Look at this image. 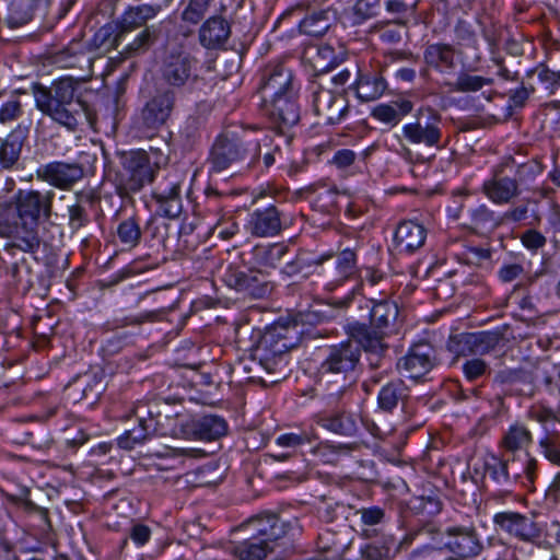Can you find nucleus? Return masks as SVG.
<instances>
[{
    "label": "nucleus",
    "mask_w": 560,
    "mask_h": 560,
    "mask_svg": "<svg viewBox=\"0 0 560 560\" xmlns=\"http://www.w3.org/2000/svg\"><path fill=\"white\" fill-rule=\"evenodd\" d=\"M440 359L438 350L428 341H419L408 349L407 353L397 361V370L407 378L419 381L430 373Z\"/></svg>",
    "instance_id": "18"
},
{
    "label": "nucleus",
    "mask_w": 560,
    "mask_h": 560,
    "mask_svg": "<svg viewBox=\"0 0 560 560\" xmlns=\"http://www.w3.org/2000/svg\"><path fill=\"white\" fill-rule=\"evenodd\" d=\"M412 110L413 103L409 98L398 97L388 103L377 104L373 107L371 117L388 127H395Z\"/></svg>",
    "instance_id": "41"
},
{
    "label": "nucleus",
    "mask_w": 560,
    "mask_h": 560,
    "mask_svg": "<svg viewBox=\"0 0 560 560\" xmlns=\"http://www.w3.org/2000/svg\"><path fill=\"white\" fill-rule=\"evenodd\" d=\"M482 550V540L472 524L451 525L445 528L440 546L424 545L415 549L412 557L417 560H439L438 557L446 552L448 560H468L479 556Z\"/></svg>",
    "instance_id": "5"
},
{
    "label": "nucleus",
    "mask_w": 560,
    "mask_h": 560,
    "mask_svg": "<svg viewBox=\"0 0 560 560\" xmlns=\"http://www.w3.org/2000/svg\"><path fill=\"white\" fill-rule=\"evenodd\" d=\"M493 82L492 78L460 71L457 74L456 80H439L438 84L441 89H447L450 92L470 93L478 92L486 85H492Z\"/></svg>",
    "instance_id": "46"
},
{
    "label": "nucleus",
    "mask_w": 560,
    "mask_h": 560,
    "mask_svg": "<svg viewBox=\"0 0 560 560\" xmlns=\"http://www.w3.org/2000/svg\"><path fill=\"white\" fill-rule=\"evenodd\" d=\"M317 439L318 435L313 428L282 433L276 438L275 444L285 451L273 453L271 457L277 462H285L294 457L299 450H302L306 445L314 444Z\"/></svg>",
    "instance_id": "34"
},
{
    "label": "nucleus",
    "mask_w": 560,
    "mask_h": 560,
    "mask_svg": "<svg viewBox=\"0 0 560 560\" xmlns=\"http://www.w3.org/2000/svg\"><path fill=\"white\" fill-rule=\"evenodd\" d=\"M475 336V354L482 357L493 352L503 341V332L499 330H481L474 332Z\"/></svg>",
    "instance_id": "63"
},
{
    "label": "nucleus",
    "mask_w": 560,
    "mask_h": 560,
    "mask_svg": "<svg viewBox=\"0 0 560 560\" xmlns=\"http://www.w3.org/2000/svg\"><path fill=\"white\" fill-rule=\"evenodd\" d=\"M179 95L158 84L153 93L143 103L139 121L147 130L158 131L172 118L178 102Z\"/></svg>",
    "instance_id": "15"
},
{
    "label": "nucleus",
    "mask_w": 560,
    "mask_h": 560,
    "mask_svg": "<svg viewBox=\"0 0 560 560\" xmlns=\"http://www.w3.org/2000/svg\"><path fill=\"white\" fill-rule=\"evenodd\" d=\"M427 238L425 228L412 220L402 221L398 224L394 240L400 252L412 254L424 245Z\"/></svg>",
    "instance_id": "39"
},
{
    "label": "nucleus",
    "mask_w": 560,
    "mask_h": 560,
    "mask_svg": "<svg viewBox=\"0 0 560 560\" xmlns=\"http://www.w3.org/2000/svg\"><path fill=\"white\" fill-rule=\"evenodd\" d=\"M248 153L247 143L240 135L233 131H222L214 138L208 153L209 173H221L243 163Z\"/></svg>",
    "instance_id": "12"
},
{
    "label": "nucleus",
    "mask_w": 560,
    "mask_h": 560,
    "mask_svg": "<svg viewBox=\"0 0 560 560\" xmlns=\"http://www.w3.org/2000/svg\"><path fill=\"white\" fill-rule=\"evenodd\" d=\"M253 537L275 547V542L287 535L290 525L276 513L266 512L252 518L248 524Z\"/></svg>",
    "instance_id": "33"
},
{
    "label": "nucleus",
    "mask_w": 560,
    "mask_h": 560,
    "mask_svg": "<svg viewBox=\"0 0 560 560\" xmlns=\"http://www.w3.org/2000/svg\"><path fill=\"white\" fill-rule=\"evenodd\" d=\"M520 457L513 455L511 458H503L497 454H489L480 462L474 464V472L479 477L480 482L485 483L488 477L492 483L499 487H509L512 485L513 475L510 474L509 465L514 464Z\"/></svg>",
    "instance_id": "26"
},
{
    "label": "nucleus",
    "mask_w": 560,
    "mask_h": 560,
    "mask_svg": "<svg viewBox=\"0 0 560 560\" xmlns=\"http://www.w3.org/2000/svg\"><path fill=\"white\" fill-rule=\"evenodd\" d=\"M359 516V536L363 539H374L382 535H388L385 528L390 523V515L386 509L380 505L361 506L355 510Z\"/></svg>",
    "instance_id": "31"
},
{
    "label": "nucleus",
    "mask_w": 560,
    "mask_h": 560,
    "mask_svg": "<svg viewBox=\"0 0 560 560\" xmlns=\"http://www.w3.org/2000/svg\"><path fill=\"white\" fill-rule=\"evenodd\" d=\"M285 228L284 213L275 205L254 209L246 224L247 231L253 236L272 237L281 233Z\"/></svg>",
    "instance_id": "21"
},
{
    "label": "nucleus",
    "mask_w": 560,
    "mask_h": 560,
    "mask_svg": "<svg viewBox=\"0 0 560 560\" xmlns=\"http://www.w3.org/2000/svg\"><path fill=\"white\" fill-rule=\"evenodd\" d=\"M317 440H319V438ZM307 446L310 447L311 452L324 463H332L337 460L339 456L350 454L354 450L353 444H332L328 441H316L314 444Z\"/></svg>",
    "instance_id": "56"
},
{
    "label": "nucleus",
    "mask_w": 560,
    "mask_h": 560,
    "mask_svg": "<svg viewBox=\"0 0 560 560\" xmlns=\"http://www.w3.org/2000/svg\"><path fill=\"white\" fill-rule=\"evenodd\" d=\"M412 535L408 534L402 539L395 535H382L364 544L360 548L362 560H394L397 555L411 544Z\"/></svg>",
    "instance_id": "29"
},
{
    "label": "nucleus",
    "mask_w": 560,
    "mask_h": 560,
    "mask_svg": "<svg viewBox=\"0 0 560 560\" xmlns=\"http://www.w3.org/2000/svg\"><path fill=\"white\" fill-rule=\"evenodd\" d=\"M401 136L412 145L442 149V114L432 106H420L413 115V121L407 122L401 127Z\"/></svg>",
    "instance_id": "7"
},
{
    "label": "nucleus",
    "mask_w": 560,
    "mask_h": 560,
    "mask_svg": "<svg viewBox=\"0 0 560 560\" xmlns=\"http://www.w3.org/2000/svg\"><path fill=\"white\" fill-rule=\"evenodd\" d=\"M124 36L125 33H120L118 20H116L115 22L103 25L94 33L91 39V46L94 49H103L104 51L117 49Z\"/></svg>",
    "instance_id": "52"
},
{
    "label": "nucleus",
    "mask_w": 560,
    "mask_h": 560,
    "mask_svg": "<svg viewBox=\"0 0 560 560\" xmlns=\"http://www.w3.org/2000/svg\"><path fill=\"white\" fill-rule=\"evenodd\" d=\"M97 94L91 89L79 90L72 84V132L91 130L96 124L94 102Z\"/></svg>",
    "instance_id": "27"
},
{
    "label": "nucleus",
    "mask_w": 560,
    "mask_h": 560,
    "mask_svg": "<svg viewBox=\"0 0 560 560\" xmlns=\"http://www.w3.org/2000/svg\"><path fill=\"white\" fill-rule=\"evenodd\" d=\"M206 124L207 115L199 107L186 117L178 131V137L185 148L192 149L200 141Z\"/></svg>",
    "instance_id": "48"
},
{
    "label": "nucleus",
    "mask_w": 560,
    "mask_h": 560,
    "mask_svg": "<svg viewBox=\"0 0 560 560\" xmlns=\"http://www.w3.org/2000/svg\"><path fill=\"white\" fill-rule=\"evenodd\" d=\"M33 19V0H10L5 23L10 28H18Z\"/></svg>",
    "instance_id": "54"
},
{
    "label": "nucleus",
    "mask_w": 560,
    "mask_h": 560,
    "mask_svg": "<svg viewBox=\"0 0 560 560\" xmlns=\"http://www.w3.org/2000/svg\"><path fill=\"white\" fill-rule=\"evenodd\" d=\"M354 342H357L360 350H363L368 355L369 376L362 382L361 388L364 394L371 395L374 388L386 381L392 373L385 358L388 345L384 342V339H380V347L369 349L361 340H354Z\"/></svg>",
    "instance_id": "23"
},
{
    "label": "nucleus",
    "mask_w": 560,
    "mask_h": 560,
    "mask_svg": "<svg viewBox=\"0 0 560 560\" xmlns=\"http://www.w3.org/2000/svg\"><path fill=\"white\" fill-rule=\"evenodd\" d=\"M380 386L376 396L377 410L388 415H393L398 409L407 411L411 400V389L402 378H387Z\"/></svg>",
    "instance_id": "22"
},
{
    "label": "nucleus",
    "mask_w": 560,
    "mask_h": 560,
    "mask_svg": "<svg viewBox=\"0 0 560 560\" xmlns=\"http://www.w3.org/2000/svg\"><path fill=\"white\" fill-rule=\"evenodd\" d=\"M94 175V172H85V168L72 164V191L75 195V203L72 205V228L83 226L90 222L89 211L92 210L98 200L95 187H84L77 190L74 186L79 179L88 178Z\"/></svg>",
    "instance_id": "25"
},
{
    "label": "nucleus",
    "mask_w": 560,
    "mask_h": 560,
    "mask_svg": "<svg viewBox=\"0 0 560 560\" xmlns=\"http://www.w3.org/2000/svg\"><path fill=\"white\" fill-rule=\"evenodd\" d=\"M311 60L316 75L332 70L341 62V59L336 56L335 49L329 45L318 46Z\"/></svg>",
    "instance_id": "61"
},
{
    "label": "nucleus",
    "mask_w": 560,
    "mask_h": 560,
    "mask_svg": "<svg viewBox=\"0 0 560 560\" xmlns=\"http://www.w3.org/2000/svg\"><path fill=\"white\" fill-rule=\"evenodd\" d=\"M312 104L316 116L322 117L324 125L334 126L342 122L349 114V102L340 93L324 88L314 81L311 84Z\"/></svg>",
    "instance_id": "17"
},
{
    "label": "nucleus",
    "mask_w": 560,
    "mask_h": 560,
    "mask_svg": "<svg viewBox=\"0 0 560 560\" xmlns=\"http://www.w3.org/2000/svg\"><path fill=\"white\" fill-rule=\"evenodd\" d=\"M248 347L249 362L275 376L272 383L287 377L291 350L301 341L299 324L292 319L279 318L265 329H253Z\"/></svg>",
    "instance_id": "2"
},
{
    "label": "nucleus",
    "mask_w": 560,
    "mask_h": 560,
    "mask_svg": "<svg viewBox=\"0 0 560 560\" xmlns=\"http://www.w3.org/2000/svg\"><path fill=\"white\" fill-rule=\"evenodd\" d=\"M223 281L229 288L250 299H265L273 289L266 271L233 264L224 270Z\"/></svg>",
    "instance_id": "13"
},
{
    "label": "nucleus",
    "mask_w": 560,
    "mask_h": 560,
    "mask_svg": "<svg viewBox=\"0 0 560 560\" xmlns=\"http://www.w3.org/2000/svg\"><path fill=\"white\" fill-rule=\"evenodd\" d=\"M228 430L226 420L218 415H205L183 424V432L187 438L207 442L219 440Z\"/></svg>",
    "instance_id": "30"
},
{
    "label": "nucleus",
    "mask_w": 560,
    "mask_h": 560,
    "mask_svg": "<svg viewBox=\"0 0 560 560\" xmlns=\"http://www.w3.org/2000/svg\"><path fill=\"white\" fill-rule=\"evenodd\" d=\"M508 168L511 171L514 168L513 179L517 188H527L542 173L544 165L536 159H530L523 163H516L514 160V164H511Z\"/></svg>",
    "instance_id": "55"
},
{
    "label": "nucleus",
    "mask_w": 560,
    "mask_h": 560,
    "mask_svg": "<svg viewBox=\"0 0 560 560\" xmlns=\"http://www.w3.org/2000/svg\"><path fill=\"white\" fill-rule=\"evenodd\" d=\"M464 377L469 383H478L491 375L492 370L481 358L467 359L462 365Z\"/></svg>",
    "instance_id": "64"
},
{
    "label": "nucleus",
    "mask_w": 560,
    "mask_h": 560,
    "mask_svg": "<svg viewBox=\"0 0 560 560\" xmlns=\"http://www.w3.org/2000/svg\"><path fill=\"white\" fill-rule=\"evenodd\" d=\"M354 303L359 308L362 319L348 323L347 332L353 340H361L369 349L380 347V339H385L396 330V322L399 315L398 305L390 299H366L364 295L346 298L343 305Z\"/></svg>",
    "instance_id": "3"
},
{
    "label": "nucleus",
    "mask_w": 560,
    "mask_h": 560,
    "mask_svg": "<svg viewBox=\"0 0 560 560\" xmlns=\"http://www.w3.org/2000/svg\"><path fill=\"white\" fill-rule=\"evenodd\" d=\"M170 2L171 0H163L162 2H142L128 5L117 19L120 33L127 34L140 27H145L149 21L155 19L170 5Z\"/></svg>",
    "instance_id": "28"
},
{
    "label": "nucleus",
    "mask_w": 560,
    "mask_h": 560,
    "mask_svg": "<svg viewBox=\"0 0 560 560\" xmlns=\"http://www.w3.org/2000/svg\"><path fill=\"white\" fill-rule=\"evenodd\" d=\"M272 551L273 546H269L253 536L240 541L232 548L233 556L238 560H267L268 555Z\"/></svg>",
    "instance_id": "50"
},
{
    "label": "nucleus",
    "mask_w": 560,
    "mask_h": 560,
    "mask_svg": "<svg viewBox=\"0 0 560 560\" xmlns=\"http://www.w3.org/2000/svg\"><path fill=\"white\" fill-rule=\"evenodd\" d=\"M55 197L54 192L18 191L14 207L0 215V235L10 240L4 245L5 255L13 258L16 248L33 253L39 247L38 222L42 217L50 215Z\"/></svg>",
    "instance_id": "1"
},
{
    "label": "nucleus",
    "mask_w": 560,
    "mask_h": 560,
    "mask_svg": "<svg viewBox=\"0 0 560 560\" xmlns=\"http://www.w3.org/2000/svg\"><path fill=\"white\" fill-rule=\"evenodd\" d=\"M231 35L229 22L220 15L207 19L198 32L199 43L207 49L222 48Z\"/></svg>",
    "instance_id": "36"
},
{
    "label": "nucleus",
    "mask_w": 560,
    "mask_h": 560,
    "mask_svg": "<svg viewBox=\"0 0 560 560\" xmlns=\"http://www.w3.org/2000/svg\"><path fill=\"white\" fill-rule=\"evenodd\" d=\"M301 84L294 71L283 62H270L259 73L257 91L262 103L300 96Z\"/></svg>",
    "instance_id": "9"
},
{
    "label": "nucleus",
    "mask_w": 560,
    "mask_h": 560,
    "mask_svg": "<svg viewBox=\"0 0 560 560\" xmlns=\"http://www.w3.org/2000/svg\"><path fill=\"white\" fill-rule=\"evenodd\" d=\"M464 226L478 236H489L501 226L500 217L482 203L468 210V219Z\"/></svg>",
    "instance_id": "40"
},
{
    "label": "nucleus",
    "mask_w": 560,
    "mask_h": 560,
    "mask_svg": "<svg viewBox=\"0 0 560 560\" xmlns=\"http://www.w3.org/2000/svg\"><path fill=\"white\" fill-rule=\"evenodd\" d=\"M492 383L493 385L499 386L506 392L517 396H532L534 393L533 373L522 366L515 369L506 368L497 371L492 378Z\"/></svg>",
    "instance_id": "32"
},
{
    "label": "nucleus",
    "mask_w": 560,
    "mask_h": 560,
    "mask_svg": "<svg viewBox=\"0 0 560 560\" xmlns=\"http://www.w3.org/2000/svg\"><path fill=\"white\" fill-rule=\"evenodd\" d=\"M492 523L497 533H503L522 542L533 544L541 536V529L534 517L516 511L498 512L493 515Z\"/></svg>",
    "instance_id": "19"
},
{
    "label": "nucleus",
    "mask_w": 560,
    "mask_h": 560,
    "mask_svg": "<svg viewBox=\"0 0 560 560\" xmlns=\"http://www.w3.org/2000/svg\"><path fill=\"white\" fill-rule=\"evenodd\" d=\"M137 425L126 430L117 438V445L126 451L142 445L151 436L161 432L163 427L162 413L156 404H141L135 408Z\"/></svg>",
    "instance_id": "14"
},
{
    "label": "nucleus",
    "mask_w": 560,
    "mask_h": 560,
    "mask_svg": "<svg viewBox=\"0 0 560 560\" xmlns=\"http://www.w3.org/2000/svg\"><path fill=\"white\" fill-rule=\"evenodd\" d=\"M539 476L538 459L529 452L524 453L522 467L513 472V480L520 482L529 491L535 490V482Z\"/></svg>",
    "instance_id": "57"
},
{
    "label": "nucleus",
    "mask_w": 560,
    "mask_h": 560,
    "mask_svg": "<svg viewBox=\"0 0 560 560\" xmlns=\"http://www.w3.org/2000/svg\"><path fill=\"white\" fill-rule=\"evenodd\" d=\"M533 441L532 431L524 423L515 422L503 434L500 446L513 456L518 451H526Z\"/></svg>",
    "instance_id": "47"
},
{
    "label": "nucleus",
    "mask_w": 560,
    "mask_h": 560,
    "mask_svg": "<svg viewBox=\"0 0 560 560\" xmlns=\"http://www.w3.org/2000/svg\"><path fill=\"white\" fill-rule=\"evenodd\" d=\"M316 545L320 552L334 556L342 555L348 547L345 537L330 529H324L318 534Z\"/></svg>",
    "instance_id": "62"
},
{
    "label": "nucleus",
    "mask_w": 560,
    "mask_h": 560,
    "mask_svg": "<svg viewBox=\"0 0 560 560\" xmlns=\"http://www.w3.org/2000/svg\"><path fill=\"white\" fill-rule=\"evenodd\" d=\"M480 479L474 470L469 475L463 474L460 481L455 486L456 500L469 509H477L479 502Z\"/></svg>",
    "instance_id": "51"
},
{
    "label": "nucleus",
    "mask_w": 560,
    "mask_h": 560,
    "mask_svg": "<svg viewBox=\"0 0 560 560\" xmlns=\"http://www.w3.org/2000/svg\"><path fill=\"white\" fill-rule=\"evenodd\" d=\"M351 86L359 100L371 102L380 98L385 93L387 82L382 72L376 69H359Z\"/></svg>",
    "instance_id": "35"
},
{
    "label": "nucleus",
    "mask_w": 560,
    "mask_h": 560,
    "mask_svg": "<svg viewBox=\"0 0 560 560\" xmlns=\"http://www.w3.org/2000/svg\"><path fill=\"white\" fill-rule=\"evenodd\" d=\"M158 173L145 151H130L121 156V170L116 174L114 185L122 203H133L132 194L151 184Z\"/></svg>",
    "instance_id": "6"
},
{
    "label": "nucleus",
    "mask_w": 560,
    "mask_h": 560,
    "mask_svg": "<svg viewBox=\"0 0 560 560\" xmlns=\"http://www.w3.org/2000/svg\"><path fill=\"white\" fill-rule=\"evenodd\" d=\"M33 90L37 108L54 121L70 128V77L55 80L50 88L35 84Z\"/></svg>",
    "instance_id": "10"
},
{
    "label": "nucleus",
    "mask_w": 560,
    "mask_h": 560,
    "mask_svg": "<svg viewBox=\"0 0 560 560\" xmlns=\"http://www.w3.org/2000/svg\"><path fill=\"white\" fill-rule=\"evenodd\" d=\"M380 9V0H358L345 11V19L350 26H360L377 16Z\"/></svg>",
    "instance_id": "53"
},
{
    "label": "nucleus",
    "mask_w": 560,
    "mask_h": 560,
    "mask_svg": "<svg viewBox=\"0 0 560 560\" xmlns=\"http://www.w3.org/2000/svg\"><path fill=\"white\" fill-rule=\"evenodd\" d=\"M116 233L119 242L122 245H126L130 248L136 247L140 243L142 235V230L140 228L138 217L131 215L120 221Z\"/></svg>",
    "instance_id": "59"
},
{
    "label": "nucleus",
    "mask_w": 560,
    "mask_h": 560,
    "mask_svg": "<svg viewBox=\"0 0 560 560\" xmlns=\"http://www.w3.org/2000/svg\"><path fill=\"white\" fill-rule=\"evenodd\" d=\"M265 115L270 127L279 135L285 138V143L290 144L294 137V129L300 125L302 106L300 96L279 98L277 101L265 102Z\"/></svg>",
    "instance_id": "16"
},
{
    "label": "nucleus",
    "mask_w": 560,
    "mask_h": 560,
    "mask_svg": "<svg viewBox=\"0 0 560 560\" xmlns=\"http://www.w3.org/2000/svg\"><path fill=\"white\" fill-rule=\"evenodd\" d=\"M359 271L355 250L345 248L336 256L334 275L328 285L331 289L341 285L346 281L355 278Z\"/></svg>",
    "instance_id": "44"
},
{
    "label": "nucleus",
    "mask_w": 560,
    "mask_h": 560,
    "mask_svg": "<svg viewBox=\"0 0 560 560\" xmlns=\"http://www.w3.org/2000/svg\"><path fill=\"white\" fill-rule=\"evenodd\" d=\"M27 136L28 128L19 125L4 139H0V167L2 170H12L18 165Z\"/></svg>",
    "instance_id": "37"
},
{
    "label": "nucleus",
    "mask_w": 560,
    "mask_h": 560,
    "mask_svg": "<svg viewBox=\"0 0 560 560\" xmlns=\"http://www.w3.org/2000/svg\"><path fill=\"white\" fill-rule=\"evenodd\" d=\"M151 196L155 211L147 221L144 233L165 246L171 224L164 219H176L183 211L182 180L177 175L170 174L159 182Z\"/></svg>",
    "instance_id": "4"
},
{
    "label": "nucleus",
    "mask_w": 560,
    "mask_h": 560,
    "mask_svg": "<svg viewBox=\"0 0 560 560\" xmlns=\"http://www.w3.org/2000/svg\"><path fill=\"white\" fill-rule=\"evenodd\" d=\"M214 0H186L180 12L182 22L198 25L206 18Z\"/></svg>",
    "instance_id": "60"
},
{
    "label": "nucleus",
    "mask_w": 560,
    "mask_h": 560,
    "mask_svg": "<svg viewBox=\"0 0 560 560\" xmlns=\"http://www.w3.org/2000/svg\"><path fill=\"white\" fill-rule=\"evenodd\" d=\"M331 255H320L318 257H312L310 253L303 249H299L289 260L285 261L283 267L280 269V273L288 278L296 276H308L313 272L314 268L320 266L329 259Z\"/></svg>",
    "instance_id": "42"
},
{
    "label": "nucleus",
    "mask_w": 560,
    "mask_h": 560,
    "mask_svg": "<svg viewBox=\"0 0 560 560\" xmlns=\"http://www.w3.org/2000/svg\"><path fill=\"white\" fill-rule=\"evenodd\" d=\"M361 359L360 347L352 338L336 345L327 347L325 355L317 366V375L320 380L324 377H351Z\"/></svg>",
    "instance_id": "11"
},
{
    "label": "nucleus",
    "mask_w": 560,
    "mask_h": 560,
    "mask_svg": "<svg viewBox=\"0 0 560 560\" xmlns=\"http://www.w3.org/2000/svg\"><path fill=\"white\" fill-rule=\"evenodd\" d=\"M511 164H514V158H504L492 168L491 176L482 183L481 192L494 205H508L522 192L513 177L505 174Z\"/></svg>",
    "instance_id": "20"
},
{
    "label": "nucleus",
    "mask_w": 560,
    "mask_h": 560,
    "mask_svg": "<svg viewBox=\"0 0 560 560\" xmlns=\"http://www.w3.org/2000/svg\"><path fill=\"white\" fill-rule=\"evenodd\" d=\"M161 24H151L143 27L122 50L128 58L148 52L161 38Z\"/></svg>",
    "instance_id": "45"
},
{
    "label": "nucleus",
    "mask_w": 560,
    "mask_h": 560,
    "mask_svg": "<svg viewBox=\"0 0 560 560\" xmlns=\"http://www.w3.org/2000/svg\"><path fill=\"white\" fill-rule=\"evenodd\" d=\"M423 60L427 68L420 71V75L424 79L429 77L430 69L436 71L441 80H451L455 74V49L450 44H429L423 51Z\"/></svg>",
    "instance_id": "24"
},
{
    "label": "nucleus",
    "mask_w": 560,
    "mask_h": 560,
    "mask_svg": "<svg viewBox=\"0 0 560 560\" xmlns=\"http://www.w3.org/2000/svg\"><path fill=\"white\" fill-rule=\"evenodd\" d=\"M337 12L330 7L307 14L300 23V31L308 36L320 37L336 23Z\"/></svg>",
    "instance_id": "43"
},
{
    "label": "nucleus",
    "mask_w": 560,
    "mask_h": 560,
    "mask_svg": "<svg viewBox=\"0 0 560 560\" xmlns=\"http://www.w3.org/2000/svg\"><path fill=\"white\" fill-rule=\"evenodd\" d=\"M198 60L187 51H171L159 69L158 85L173 91L177 95L196 83L198 79Z\"/></svg>",
    "instance_id": "8"
},
{
    "label": "nucleus",
    "mask_w": 560,
    "mask_h": 560,
    "mask_svg": "<svg viewBox=\"0 0 560 560\" xmlns=\"http://www.w3.org/2000/svg\"><path fill=\"white\" fill-rule=\"evenodd\" d=\"M540 454L551 464L560 466V431L545 428L538 440Z\"/></svg>",
    "instance_id": "58"
},
{
    "label": "nucleus",
    "mask_w": 560,
    "mask_h": 560,
    "mask_svg": "<svg viewBox=\"0 0 560 560\" xmlns=\"http://www.w3.org/2000/svg\"><path fill=\"white\" fill-rule=\"evenodd\" d=\"M37 178L62 190L70 188V163L54 161L36 171Z\"/></svg>",
    "instance_id": "49"
},
{
    "label": "nucleus",
    "mask_w": 560,
    "mask_h": 560,
    "mask_svg": "<svg viewBox=\"0 0 560 560\" xmlns=\"http://www.w3.org/2000/svg\"><path fill=\"white\" fill-rule=\"evenodd\" d=\"M316 422L327 431L342 436H354L359 431L355 415L343 409L320 412Z\"/></svg>",
    "instance_id": "38"
}]
</instances>
